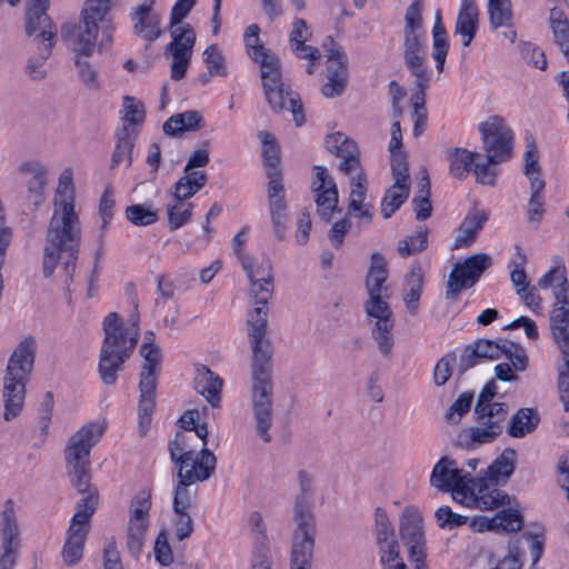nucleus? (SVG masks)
<instances>
[{
	"label": "nucleus",
	"instance_id": "nucleus-14",
	"mask_svg": "<svg viewBox=\"0 0 569 569\" xmlns=\"http://www.w3.org/2000/svg\"><path fill=\"white\" fill-rule=\"evenodd\" d=\"M172 40L166 47V52L172 57L171 79L181 80L184 78L189 68L193 47L196 43V32L193 28L187 23L171 30Z\"/></svg>",
	"mask_w": 569,
	"mask_h": 569
},
{
	"label": "nucleus",
	"instance_id": "nucleus-32",
	"mask_svg": "<svg viewBox=\"0 0 569 569\" xmlns=\"http://www.w3.org/2000/svg\"><path fill=\"white\" fill-rule=\"evenodd\" d=\"M272 357H259L251 359V393L271 397L272 383Z\"/></svg>",
	"mask_w": 569,
	"mask_h": 569
},
{
	"label": "nucleus",
	"instance_id": "nucleus-22",
	"mask_svg": "<svg viewBox=\"0 0 569 569\" xmlns=\"http://www.w3.org/2000/svg\"><path fill=\"white\" fill-rule=\"evenodd\" d=\"M247 325L252 358L272 357L271 342L267 338L268 307H254L248 313Z\"/></svg>",
	"mask_w": 569,
	"mask_h": 569
},
{
	"label": "nucleus",
	"instance_id": "nucleus-18",
	"mask_svg": "<svg viewBox=\"0 0 569 569\" xmlns=\"http://www.w3.org/2000/svg\"><path fill=\"white\" fill-rule=\"evenodd\" d=\"M311 189L316 193L317 212L325 221H330L338 207V189L335 180L322 166L313 167Z\"/></svg>",
	"mask_w": 569,
	"mask_h": 569
},
{
	"label": "nucleus",
	"instance_id": "nucleus-4",
	"mask_svg": "<svg viewBox=\"0 0 569 569\" xmlns=\"http://www.w3.org/2000/svg\"><path fill=\"white\" fill-rule=\"evenodd\" d=\"M260 28L252 23L247 27L243 40L249 57L260 66L266 98L274 110H289L297 127L305 123L299 94L282 82L278 57L260 43Z\"/></svg>",
	"mask_w": 569,
	"mask_h": 569
},
{
	"label": "nucleus",
	"instance_id": "nucleus-64",
	"mask_svg": "<svg viewBox=\"0 0 569 569\" xmlns=\"http://www.w3.org/2000/svg\"><path fill=\"white\" fill-rule=\"evenodd\" d=\"M156 407V396L153 395H141L139 399V431L141 436H144L147 429L151 422V416Z\"/></svg>",
	"mask_w": 569,
	"mask_h": 569
},
{
	"label": "nucleus",
	"instance_id": "nucleus-21",
	"mask_svg": "<svg viewBox=\"0 0 569 569\" xmlns=\"http://www.w3.org/2000/svg\"><path fill=\"white\" fill-rule=\"evenodd\" d=\"M268 199L271 221L274 236L279 240H284L287 229V204L284 201V187L282 182V173L272 170L269 173Z\"/></svg>",
	"mask_w": 569,
	"mask_h": 569
},
{
	"label": "nucleus",
	"instance_id": "nucleus-40",
	"mask_svg": "<svg viewBox=\"0 0 569 569\" xmlns=\"http://www.w3.org/2000/svg\"><path fill=\"white\" fill-rule=\"evenodd\" d=\"M120 113L123 122L121 129H127V133L138 136L137 127L142 124L146 119L144 104L134 97L124 96Z\"/></svg>",
	"mask_w": 569,
	"mask_h": 569
},
{
	"label": "nucleus",
	"instance_id": "nucleus-16",
	"mask_svg": "<svg viewBox=\"0 0 569 569\" xmlns=\"http://www.w3.org/2000/svg\"><path fill=\"white\" fill-rule=\"evenodd\" d=\"M1 549L0 569H12L20 549V530L17 522L14 502L8 499L0 517Z\"/></svg>",
	"mask_w": 569,
	"mask_h": 569
},
{
	"label": "nucleus",
	"instance_id": "nucleus-3",
	"mask_svg": "<svg viewBox=\"0 0 569 569\" xmlns=\"http://www.w3.org/2000/svg\"><path fill=\"white\" fill-rule=\"evenodd\" d=\"M430 485L439 491L451 492L456 502L468 508L495 510L511 505L508 493L491 487L483 478H473L448 457L440 458L433 466Z\"/></svg>",
	"mask_w": 569,
	"mask_h": 569
},
{
	"label": "nucleus",
	"instance_id": "nucleus-49",
	"mask_svg": "<svg viewBox=\"0 0 569 569\" xmlns=\"http://www.w3.org/2000/svg\"><path fill=\"white\" fill-rule=\"evenodd\" d=\"M412 206L416 212V219L419 221L428 219L432 213V204L430 201V180L426 171L418 182V190L412 199Z\"/></svg>",
	"mask_w": 569,
	"mask_h": 569
},
{
	"label": "nucleus",
	"instance_id": "nucleus-5",
	"mask_svg": "<svg viewBox=\"0 0 569 569\" xmlns=\"http://www.w3.org/2000/svg\"><path fill=\"white\" fill-rule=\"evenodd\" d=\"M388 269L385 258L380 253L371 254V264L366 277L368 299L365 302L367 318L372 323L371 337L379 351L389 356L395 346L392 330L395 327L393 312L389 306V287L386 284Z\"/></svg>",
	"mask_w": 569,
	"mask_h": 569
},
{
	"label": "nucleus",
	"instance_id": "nucleus-56",
	"mask_svg": "<svg viewBox=\"0 0 569 569\" xmlns=\"http://www.w3.org/2000/svg\"><path fill=\"white\" fill-rule=\"evenodd\" d=\"M428 232L423 228H419L416 234L407 237L398 242V252L402 257H408L427 248Z\"/></svg>",
	"mask_w": 569,
	"mask_h": 569
},
{
	"label": "nucleus",
	"instance_id": "nucleus-34",
	"mask_svg": "<svg viewBox=\"0 0 569 569\" xmlns=\"http://www.w3.org/2000/svg\"><path fill=\"white\" fill-rule=\"evenodd\" d=\"M357 174L351 177V191H350V201H349V212L355 213L357 218H365L368 221L372 218V206L370 203H366V194H367V177L363 171L358 169Z\"/></svg>",
	"mask_w": 569,
	"mask_h": 569
},
{
	"label": "nucleus",
	"instance_id": "nucleus-27",
	"mask_svg": "<svg viewBox=\"0 0 569 569\" xmlns=\"http://www.w3.org/2000/svg\"><path fill=\"white\" fill-rule=\"evenodd\" d=\"M99 33V27L93 20H84L81 17V21L77 27H63L62 37L69 39L72 46V50L77 54L89 57L92 54L96 48V41Z\"/></svg>",
	"mask_w": 569,
	"mask_h": 569
},
{
	"label": "nucleus",
	"instance_id": "nucleus-11",
	"mask_svg": "<svg viewBox=\"0 0 569 569\" xmlns=\"http://www.w3.org/2000/svg\"><path fill=\"white\" fill-rule=\"evenodd\" d=\"M478 130L489 163H502L511 159L515 136L502 117L490 116L478 124Z\"/></svg>",
	"mask_w": 569,
	"mask_h": 569
},
{
	"label": "nucleus",
	"instance_id": "nucleus-51",
	"mask_svg": "<svg viewBox=\"0 0 569 569\" xmlns=\"http://www.w3.org/2000/svg\"><path fill=\"white\" fill-rule=\"evenodd\" d=\"M240 261L249 280H273L272 266L268 258L258 260L250 256H240Z\"/></svg>",
	"mask_w": 569,
	"mask_h": 569
},
{
	"label": "nucleus",
	"instance_id": "nucleus-20",
	"mask_svg": "<svg viewBox=\"0 0 569 569\" xmlns=\"http://www.w3.org/2000/svg\"><path fill=\"white\" fill-rule=\"evenodd\" d=\"M293 521L296 529L292 536L290 563L312 566L316 520L293 518Z\"/></svg>",
	"mask_w": 569,
	"mask_h": 569
},
{
	"label": "nucleus",
	"instance_id": "nucleus-23",
	"mask_svg": "<svg viewBox=\"0 0 569 569\" xmlns=\"http://www.w3.org/2000/svg\"><path fill=\"white\" fill-rule=\"evenodd\" d=\"M216 456L206 447L176 463L178 466V478L186 479L189 482L204 481L210 478L216 469Z\"/></svg>",
	"mask_w": 569,
	"mask_h": 569
},
{
	"label": "nucleus",
	"instance_id": "nucleus-58",
	"mask_svg": "<svg viewBox=\"0 0 569 569\" xmlns=\"http://www.w3.org/2000/svg\"><path fill=\"white\" fill-rule=\"evenodd\" d=\"M203 60L211 76L226 77L228 74L224 57L217 44H211L203 51Z\"/></svg>",
	"mask_w": 569,
	"mask_h": 569
},
{
	"label": "nucleus",
	"instance_id": "nucleus-25",
	"mask_svg": "<svg viewBox=\"0 0 569 569\" xmlns=\"http://www.w3.org/2000/svg\"><path fill=\"white\" fill-rule=\"evenodd\" d=\"M38 52L32 54L26 64L24 72L32 81H42L48 77V60L54 46V32L47 30L36 36Z\"/></svg>",
	"mask_w": 569,
	"mask_h": 569
},
{
	"label": "nucleus",
	"instance_id": "nucleus-43",
	"mask_svg": "<svg viewBox=\"0 0 569 569\" xmlns=\"http://www.w3.org/2000/svg\"><path fill=\"white\" fill-rule=\"evenodd\" d=\"M549 23L553 33L555 42L559 46L562 54L569 62V21L561 9H550Z\"/></svg>",
	"mask_w": 569,
	"mask_h": 569
},
{
	"label": "nucleus",
	"instance_id": "nucleus-2",
	"mask_svg": "<svg viewBox=\"0 0 569 569\" xmlns=\"http://www.w3.org/2000/svg\"><path fill=\"white\" fill-rule=\"evenodd\" d=\"M106 425L90 421L76 431L64 447L67 475L79 493H88L77 503L70 527L89 531V521L98 505V491L91 488L90 453L104 433Z\"/></svg>",
	"mask_w": 569,
	"mask_h": 569
},
{
	"label": "nucleus",
	"instance_id": "nucleus-45",
	"mask_svg": "<svg viewBox=\"0 0 569 569\" xmlns=\"http://www.w3.org/2000/svg\"><path fill=\"white\" fill-rule=\"evenodd\" d=\"M200 442L197 435L191 431L178 432L174 439L169 443L170 458L174 463L186 460L187 457L197 452V445Z\"/></svg>",
	"mask_w": 569,
	"mask_h": 569
},
{
	"label": "nucleus",
	"instance_id": "nucleus-42",
	"mask_svg": "<svg viewBox=\"0 0 569 569\" xmlns=\"http://www.w3.org/2000/svg\"><path fill=\"white\" fill-rule=\"evenodd\" d=\"M423 286V272L420 266H413L406 278L403 300L411 315L418 310V303Z\"/></svg>",
	"mask_w": 569,
	"mask_h": 569
},
{
	"label": "nucleus",
	"instance_id": "nucleus-6",
	"mask_svg": "<svg viewBox=\"0 0 569 569\" xmlns=\"http://www.w3.org/2000/svg\"><path fill=\"white\" fill-rule=\"evenodd\" d=\"M37 352L36 339H22L11 353L2 377L3 419L11 421L19 417L26 400V386L33 370Z\"/></svg>",
	"mask_w": 569,
	"mask_h": 569
},
{
	"label": "nucleus",
	"instance_id": "nucleus-13",
	"mask_svg": "<svg viewBox=\"0 0 569 569\" xmlns=\"http://www.w3.org/2000/svg\"><path fill=\"white\" fill-rule=\"evenodd\" d=\"M150 509L151 493L142 490L131 501L127 527V547L134 557L140 555L144 543Z\"/></svg>",
	"mask_w": 569,
	"mask_h": 569
},
{
	"label": "nucleus",
	"instance_id": "nucleus-7",
	"mask_svg": "<svg viewBox=\"0 0 569 569\" xmlns=\"http://www.w3.org/2000/svg\"><path fill=\"white\" fill-rule=\"evenodd\" d=\"M104 340L100 350L98 371L106 385H114L118 371L132 355L138 342V318L132 327H124L118 313L111 312L103 320Z\"/></svg>",
	"mask_w": 569,
	"mask_h": 569
},
{
	"label": "nucleus",
	"instance_id": "nucleus-9",
	"mask_svg": "<svg viewBox=\"0 0 569 569\" xmlns=\"http://www.w3.org/2000/svg\"><path fill=\"white\" fill-rule=\"evenodd\" d=\"M423 1L413 0L407 8L403 29V59L406 67L419 82H426V48L422 24Z\"/></svg>",
	"mask_w": 569,
	"mask_h": 569
},
{
	"label": "nucleus",
	"instance_id": "nucleus-50",
	"mask_svg": "<svg viewBox=\"0 0 569 569\" xmlns=\"http://www.w3.org/2000/svg\"><path fill=\"white\" fill-rule=\"evenodd\" d=\"M408 184L393 183L386 192L381 201V214L385 219H389L407 200L409 196Z\"/></svg>",
	"mask_w": 569,
	"mask_h": 569
},
{
	"label": "nucleus",
	"instance_id": "nucleus-26",
	"mask_svg": "<svg viewBox=\"0 0 569 569\" xmlns=\"http://www.w3.org/2000/svg\"><path fill=\"white\" fill-rule=\"evenodd\" d=\"M326 147L329 152L339 157L341 163L340 170L348 176L360 169L359 150L353 140L341 132H335L328 136Z\"/></svg>",
	"mask_w": 569,
	"mask_h": 569
},
{
	"label": "nucleus",
	"instance_id": "nucleus-62",
	"mask_svg": "<svg viewBox=\"0 0 569 569\" xmlns=\"http://www.w3.org/2000/svg\"><path fill=\"white\" fill-rule=\"evenodd\" d=\"M193 206L191 203L178 202L168 206L169 227L178 229L186 224L192 214Z\"/></svg>",
	"mask_w": 569,
	"mask_h": 569
},
{
	"label": "nucleus",
	"instance_id": "nucleus-33",
	"mask_svg": "<svg viewBox=\"0 0 569 569\" xmlns=\"http://www.w3.org/2000/svg\"><path fill=\"white\" fill-rule=\"evenodd\" d=\"M257 435L266 442L271 441L269 430L272 426V398L261 395H250Z\"/></svg>",
	"mask_w": 569,
	"mask_h": 569
},
{
	"label": "nucleus",
	"instance_id": "nucleus-59",
	"mask_svg": "<svg viewBox=\"0 0 569 569\" xmlns=\"http://www.w3.org/2000/svg\"><path fill=\"white\" fill-rule=\"evenodd\" d=\"M110 9L111 0H87L81 17L87 21L93 20L97 24L98 22L104 23Z\"/></svg>",
	"mask_w": 569,
	"mask_h": 569
},
{
	"label": "nucleus",
	"instance_id": "nucleus-54",
	"mask_svg": "<svg viewBox=\"0 0 569 569\" xmlns=\"http://www.w3.org/2000/svg\"><path fill=\"white\" fill-rule=\"evenodd\" d=\"M496 532H516L522 527V518L517 510L507 509L490 519Z\"/></svg>",
	"mask_w": 569,
	"mask_h": 569
},
{
	"label": "nucleus",
	"instance_id": "nucleus-36",
	"mask_svg": "<svg viewBox=\"0 0 569 569\" xmlns=\"http://www.w3.org/2000/svg\"><path fill=\"white\" fill-rule=\"evenodd\" d=\"M49 0H29L27 3L26 11V32L28 36H32L37 30L41 29L40 33L47 30H57L52 24L49 16L47 14Z\"/></svg>",
	"mask_w": 569,
	"mask_h": 569
},
{
	"label": "nucleus",
	"instance_id": "nucleus-38",
	"mask_svg": "<svg viewBox=\"0 0 569 569\" xmlns=\"http://www.w3.org/2000/svg\"><path fill=\"white\" fill-rule=\"evenodd\" d=\"M203 126L202 116L196 110H188L171 116L162 126L168 136H179L187 131H196Z\"/></svg>",
	"mask_w": 569,
	"mask_h": 569
},
{
	"label": "nucleus",
	"instance_id": "nucleus-52",
	"mask_svg": "<svg viewBox=\"0 0 569 569\" xmlns=\"http://www.w3.org/2000/svg\"><path fill=\"white\" fill-rule=\"evenodd\" d=\"M259 138L262 143V157L264 166L267 167V177L269 178V173L272 170H274L277 173H282L279 168V148L276 143L274 136L268 131H260Z\"/></svg>",
	"mask_w": 569,
	"mask_h": 569
},
{
	"label": "nucleus",
	"instance_id": "nucleus-12",
	"mask_svg": "<svg viewBox=\"0 0 569 569\" xmlns=\"http://www.w3.org/2000/svg\"><path fill=\"white\" fill-rule=\"evenodd\" d=\"M490 266L491 257L486 253H477L456 263L447 281L446 298L457 300L459 293L475 286Z\"/></svg>",
	"mask_w": 569,
	"mask_h": 569
},
{
	"label": "nucleus",
	"instance_id": "nucleus-29",
	"mask_svg": "<svg viewBox=\"0 0 569 569\" xmlns=\"http://www.w3.org/2000/svg\"><path fill=\"white\" fill-rule=\"evenodd\" d=\"M194 389L213 407H220L223 380L208 367L199 365L194 372Z\"/></svg>",
	"mask_w": 569,
	"mask_h": 569
},
{
	"label": "nucleus",
	"instance_id": "nucleus-17",
	"mask_svg": "<svg viewBox=\"0 0 569 569\" xmlns=\"http://www.w3.org/2000/svg\"><path fill=\"white\" fill-rule=\"evenodd\" d=\"M478 356L482 359L498 360L501 357L508 359L518 372H523L528 367V356L523 347L511 341L496 342L489 339H479L472 343Z\"/></svg>",
	"mask_w": 569,
	"mask_h": 569
},
{
	"label": "nucleus",
	"instance_id": "nucleus-30",
	"mask_svg": "<svg viewBox=\"0 0 569 569\" xmlns=\"http://www.w3.org/2000/svg\"><path fill=\"white\" fill-rule=\"evenodd\" d=\"M297 482L299 492L293 500V518L315 519L312 511L313 477L309 471L300 469L297 472Z\"/></svg>",
	"mask_w": 569,
	"mask_h": 569
},
{
	"label": "nucleus",
	"instance_id": "nucleus-1",
	"mask_svg": "<svg viewBox=\"0 0 569 569\" xmlns=\"http://www.w3.org/2000/svg\"><path fill=\"white\" fill-rule=\"evenodd\" d=\"M81 241V223L74 210L72 173L66 170L59 178L54 197V211L47 231L43 250V274L50 277L60 261L71 278Z\"/></svg>",
	"mask_w": 569,
	"mask_h": 569
},
{
	"label": "nucleus",
	"instance_id": "nucleus-46",
	"mask_svg": "<svg viewBox=\"0 0 569 569\" xmlns=\"http://www.w3.org/2000/svg\"><path fill=\"white\" fill-rule=\"evenodd\" d=\"M327 52V74L336 72L339 76L348 77V58L342 48L337 44L332 37H328L323 42Z\"/></svg>",
	"mask_w": 569,
	"mask_h": 569
},
{
	"label": "nucleus",
	"instance_id": "nucleus-31",
	"mask_svg": "<svg viewBox=\"0 0 569 569\" xmlns=\"http://www.w3.org/2000/svg\"><path fill=\"white\" fill-rule=\"evenodd\" d=\"M488 218V213L481 210H473L469 212L457 230V236L451 249L457 250L470 247L475 242L478 232L483 228Z\"/></svg>",
	"mask_w": 569,
	"mask_h": 569
},
{
	"label": "nucleus",
	"instance_id": "nucleus-39",
	"mask_svg": "<svg viewBox=\"0 0 569 569\" xmlns=\"http://www.w3.org/2000/svg\"><path fill=\"white\" fill-rule=\"evenodd\" d=\"M540 421V417L535 409H519L508 422V433L512 438H523L531 433Z\"/></svg>",
	"mask_w": 569,
	"mask_h": 569
},
{
	"label": "nucleus",
	"instance_id": "nucleus-44",
	"mask_svg": "<svg viewBox=\"0 0 569 569\" xmlns=\"http://www.w3.org/2000/svg\"><path fill=\"white\" fill-rule=\"evenodd\" d=\"M480 157V153L470 152L461 148L451 150L448 154L450 174L460 180L466 178L472 171L475 160Z\"/></svg>",
	"mask_w": 569,
	"mask_h": 569
},
{
	"label": "nucleus",
	"instance_id": "nucleus-19",
	"mask_svg": "<svg viewBox=\"0 0 569 569\" xmlns=\"http://www.w3.org/2000/svg\"><path fill=\"white\" fill-rule=\"evenodd\" d=\"M156 0H143L129 14L133 33L151 43L162 33L161 16L154 10Z\"/></svg>",
	"mask_w": 569,
	"mask_h": 569
},
{
	"label": "nucleus",
	"instance_id": "nucleus-24",
	"mask_svg": "<svg viewBox=\"0 0 569 569\" xmlns=\"http://www.w3.org/2000/svg\"><path fill=\"white\" fill-rule=\"evenodd\" d=\"M375 535L379 549L380 563L388 562L400 555V546L397 541L393 526L387 512L377 508L375 511Z\"/></svg>",
	"mask_w": 569,
	"mask_h": 569
},
{
	"label": "nucleus",
	"instance_id": "nucleus-41",
	"mask_svg": "<svg viewBox=\"0 0 569 569\" xmlns=\"http://www.w3.org/2000/svg\"><path fill=\"white\" fill-rule=\"evenodd\" d=\"M87 535L88 530L69 527L68 537L61 552L67 566H74L81 560Z\"/></svg>",
	"mask_w": 569,
	"mask_h": 569
},
{
	"label": "nucleus",
	"instance_id": "nucleus-47",
	"mask_svg": "<svg viewBox=\"0 0 569 569\" xmlns=\"http://www.w3.org/2000/svg\"><path fill=\"white\" fill-rule=\"evenodd\" d=\"M433 38V52L432 57L436 61V68L439 72H442L446 62L447 53L449 50V42L447 31L441 22V14L438 11L436 13V21L432 28Z\"/></svg>",
	"mask_w": 569,
	"mask_h": 569
},
{
	"label": "nucleus",
	"instance_id": "nucleus-61",
	"mask_svg": "<svg viewBox=\"0 0 569 569\" xmlns=\"http://www.w3.org/2000/svg\"><path fill=\"white\" fill-rule=\"evenodd\" d=\"M190 485H192V482L178 478V483L176 486L173 496V512H189V510L192 508L193 497L189 491Z\"/></svg>",
	"mask_w": 569,
	"mask_h": 569
},
{
	"label": "nucleus",
	"instance_id": "nucleus-15",
	"mask_svg": "<svg viewBox=\"0 0 569 569\" xmlns=\"http://www.w3.org/2000/svg\"><path fill=\"white\" fill-rule=\"evenodd\" d=\"M400 537L408 547L409 558L415 569H428L426 559V538L423 521L419 512L407 509L400 522Z\"/></svg>",
	"mask_w": 569,
	"mask_h": 569
},
{
	"label": "nucleus",
	"instance_id": "nucleus-35",
	"mask_svg": "<svg viewBox=\"0 0 569 569\" xmlns=\"http://www.w3.org/2000/svg\"><path fill=\"white\" fill-rule=\"evenodd\" d=\"M479 12L475 0H461L455 32L463 39V46L468 47L478 29Z\"/></svg>",
	"mask_w": 569,
	"mask_h": 569
},
{
	"label": "nucleus",
	"instance_id": "nucleus-63",
	"mask_svg": "<svg viewBox=\"0 0 569 569\" xmlns=\"http://www.w3.org/2000/svg\"><path fill=\"white\" fill-rule=\"evenodd\" d=\"M435 517L438 526L446 530H452L468 521V517L453 512L448 506L438 508L435 512Z\"/></svg>",
	"mask_w": 569,
	"mask_h": 569
},
{
	"label": "nucleus",
	"instance_id": "nucleus-55",
	"mask_svg": "<svg viewBox=\"0 0 569 569\" xmlns=\"http://www.w3.org/2000/svg\"><path fill=\"white\" fill-rule=\"evenodd\" d=\"M126 217L136 226H150L157 222L158 211L151 206L131 204L126 209Z\"/></svg>",
	"mask_w": 569,
	"mask_h": 569
},
{
	"label": "nucleus",
	"instance_id": "nucleus-10",
	"mask_svg": "<svg viewBox=\"0 0 569 569\" xmlns=\"http://www.w3.org/2000/svg\"><path fill=\"white\" fill-rule=\"evenodd\" d=\"M477 426L463 428L457 437V443L465 449H475L493 442L503 431L508 416V406L497 402L490 407L475 408Z\"/></svg>",
	"mask_w": 569,
	"mask_h": 569
},
{
	"label": "nucleus",
	"instance_id": "nucleus-57",
	"mask_svg": "<svg viewBox=\"0 0 569 569\" xmlns=\"http://www.w3.org/2000/svg\"><path fill=\"white\" fill-rule=\"evenodd\" d=\"M526 262L527 258L523 253L520 252L518 247L516 258L509 264V268L511 269L510 279L517 293L529 288V281L525 271Z\"/></svg>",
	"mask_w": 569,
	"mask_h": 569
},
{
	"label": "nucleus",
	"instance_id": "nucleus-48",
	"mask_svg": "<svg viewBox=\"0 0 569 569\" xmlns=\"http://www.w3.org/2000/svg\"><path fill=\"white\" fill-rule=\"evenodd\" d=\"M127 129H121L117 133V143L111 158V168L126 162L127 167L132 163V149L136 141V133H127Z\"/></svg>",
	"mask_w": 569,
	"mask_h": 569
},
{
	"label": "nucleus",
	"instance_id": "nucleus-28",
	"mask_svg": "<svg viewBox=\"0 0 569 569\" xmlns=\"http://www.w3.org/2000/svg\"><path fill=\"white\" fill-rule=\"evenodd\" d=\"M139 352L143 358L139 383L140 393L156 396L157 379L161 365L160 348L150 342H146L142 343Z\"/></svg>",
	"mask_w": 569,
	"mask_h": 569
},
{
	"label": "nucleus",
	"instance_id": "nucleus-53",
	"mask_svg": "<svg viewBox=\"0 0 569 569\" xmlns=\"http://www.w3.org/2000/svg\"><path fill=\"white\" fill-rule=\"evenodd\" d=\"M490 26L493 29L508 26L512 18L510 0H489Z\"/></svg>",
	"mask_w": 569,
	"mask_h": 569
},
{
	"label": "nucleus",
	"instance_id": "nucleus-8",
	"mask_svg": "<svg viewBox=\"0 0 569 569\" xmlns=\"http://www.w3.org/2000/svg\"><path fill=\"white\" fill-rule=\"evenodd\" d=\"M538 287L552 289L556 302L550 312V331L562 358L569 361V283L566 267L561 264L550 269L539 279Z\"/></svg>",
	"mask_w": 569,
	"mask_h": 569
},
{
	"label": "nucleus",
	"instance_id": "nucleus-37",
	"mask_svg": "<svg viewBox=\"0 0 569 569\" xmlns=\"http://www.w3.org/2000/svg\"><path fill=\"white\" fill-rule=\"evenodd\" d=\"M517 452L515 449L507 448L487 468L486 476H478L483 478L487 482L497 488V483L507 480L515 471Z\"/></svg>",
	"mask_w": 569,
	"mask_h": 569
},
{
	"label": "nucleus",
	"instance_id": "nucleus-60",
	"mask_svg": "<svg viewBox=\"0 0 569 569\" xmlns=\"http://www.w3.org/2000/svg\"><path fill=\"white\" fill-rule=\"evenodd\" d=\"M472 401V392H462L448 409L446 413L447 422L451 425L459 423L461 418L470 410Z\"/></svg>",
	"mask_w": 569,
	"mask_h": 569
}]
</instances>
